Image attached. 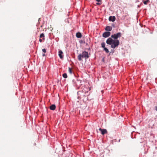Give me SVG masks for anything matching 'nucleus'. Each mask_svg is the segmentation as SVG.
<instances>
[{
	"mask_svg": "<svg viewBox=\"0 0 157 157\" xmlns=\"http://www.w3.org/2000/svg\"><path fill=\"white\" fill-rule=\"evenodd\" d=\"M121 34L120 32L112 35L111 37L107 39L106 43L107 44L111 45V47L114 49L119 45L120 42L117 39L121 37Z\"/></svg>",
	"mask_w": 157,
	"mask_h": 157,
	"instance_id": "f257e3e1",
	"label": "nucleus"
},
{
	"mask_svg": "<svg viewBox=\"0 0 157 157\" xmlns=\"http://www.w3.org/2000/svg\"><path fill=\"white\" fill-rule=\"evenodd\" d=\"M89 56L87 52L84 51L82 52L81 54H79L78 56V59L80 61L82 60V58H85V59H88Z\"/></svg>",
	"mask_w": 157,
	"mask_h": 157,
	"instance_id": "f03ea898",
	"label": "nucleus"
},
{
	"mask_svg": "<svg viewBox=\"0 0 157 157\" xmlns=\"http://www.w3.org/2000/svg\"><path fill=\"white\" fill-rule=\"evenodd\" d=\"M156 118H152L150 119L148 121V124L149 127L152 128L155 124V120Z\"/></svg>",
	"mask_w": 157,
	"mask_h": 157,
	"instance_id": "7ed1b4c3",
	"label": "nucleus"
},
{
	"mask_svg": "<svg viewBox=\"0 0 157 157\" xmlns=\"http://www.w3.org/2000/svg\"><path fill=\"white\" fill-rule=\"evenodd\" d=\"M110 34L109 32H105L103 34L102 36L105 38L107 37L110 36Z\"/></svg>",
	"mask_w": 157,
	"mask_h": 157,
	"instance_id": "20e7f679",
	"label": "nucleus"
},
{
	"mask_svg": "<svg viewBox=\"0 0 157 157\" xmlns=\"http://www.w3.org/2000/svg\"><path fill=\"white\" fill-rule=\"evenodd\" d=\"M99 130L101 132V134L102 135H104L107 132V131L106 129H102L101 128H100Z\"/></svg>",
	"mask_w": 157,
	"mask_h": 157,
	"instance_id": "39448f33",
	"label": "nucleus"
},
{
	"mask_svg": "<svg viewBox=\"0 0 157 157\" xmlns=\"http://www.w3.org/2000/svg\"><path fill=\"white\" fill-rule=\"evenodd\" d=\"M116 17L115 16H110L109 17V20L110 21H111L112 22L116 20Z\"/></svg>",
	"mask_w": 157,
	"mask_h": 157,
	"instance_id": "423d86ee",
	"label": "nucleus"
},
{
	"mask_svg": "<svg viewBox=\"0 0 157 157\" xmlns=\"http://www.w3.org/2000/svg\"><path fill=\"white\" fill-rule=\"evenodd\" d=\"M63 53L62 50H60L59 51L58 55L61 59H62L63 58Z\"/></svg>",
	"mask_w": 157,
	"mask_h": 157,
	"instance_id": "0eeeda50",
	"label": "nucleus"
},
{
	"mask_svg": "<svg viewBox=\"0 0 157 157\" xmlns=\"http://www.w3.org/2000/svg\"><path fill=\"white\" fill-rule=\"evenodd\" d=\"M105 29L106 31H111L112 30V27L109 26H107Z\"/></svg>",
	"mask_w": 157,
	"mask_h": 157,
	"instance_id": "6e6552de",
	"label": "nucleus"
},
{
	"mask_svg": "<svg viewBox=\"0 0 157 157\" xmlns=\"http://www.w3.org/2000/svg\"><path fill=\"white\" fill-rule=\"evenodd\" d=\"M56 106L55 105H52L50 107V109L52 110H55L56 109Z\"/></svg>",
	"mask_w": 157,
	"mask_h": 157,
	"instance_id": "1a4fd4ad",
	"label": "nucleus"
},
{
	"mask_svg": "<svg viewBox=\"0 0 157 157\" xmlns=\"http://www.w3.org/2000/svg\"><path fill=\"white\" fill-rule=\"evenodd\" d=\"M76 36L78 38H81L82 35L81 33L80 32H78L76 33Z\"/></svg>",
	"mask_w": 157,
	"mask_h": 157,
	"instance_id": "9d476101",
	"label": "nucleus"
},
{
	"mask_svg": "<svg viewBox=\"0 0 157 157\" xmlns=\"http://www.w3.org/2000/svg\"><path fill=\"white\" fill-rule=\"evenodd\" d=\"M45 36L44 33H41L40 34V38H42V40H45Z\"/></svg>",
	"mask_w": 157,
	"mask_h": 157,
	"instance_id": "9b49d317",
	"label": "nucleus"
},
{
	"mask_svg": "<svg viewBox=\"0 0 157 157\" xmlns=\"http://www.w3.org/2000/svg\"><path fill=\"white\" fill-rule=\"evenodd\" d=\"M149 2V0H144L143 1V3L145 5H147V3Z\"/></svg>",
	"mask_w": 157,
	"mask_h": 157,
	"instance_id": "f8f14e48",
	"label": "nucleus"
},
{
	"mask_svg": "<svg viewBox=\"0 0 157 157\" xmlns=\"http://www.w3.org/2000/svg\"><path fill=\"white\" fill-rule=\"evenodd\" d=\"M105 52L107 53H108L109 52V50L106 48L105 47V48H103Z\"/></svg>",
	"mask_w": 157,
	"mask_h": 157,
	"instance_id": "ddd939ff",
	"label": "nucleus"
},
{
	"mask_svg": "<svg viewBox=\"0 0 157 157\" xmlns=\"http://www.w3.org/2000/svg\"><path fill=\"white\" fill-rule=\"evenodd\" d=\"M105 42L102 43L101 44V47L103 48H105Z\"/></svg>",
	"mask_w": 157,
	"mask_h": 157,
	"instance_id": "4468645a",
	"label": "nucleus"
},
{
	"mask_svg": "<svg viewBox=\"0 0 157 157\" xmlns=\"http://www.w3.org/2000/svg\"><path fill=\"white\" fill-rule=\"evenodd\" d=\"M63 77L64 78H67V76L66 73H64L63 75Z\"/></svg>",
	"mask_w": 157,
	"mask_h": 157,
	"instance_id": "2eb2a0df",
	"label": "nucleus"
},
{
	"mask_svg": "<svg viewBox=\"0 0 157 157\" xmlns=\"http://www.w3.org/2000/svg\"><path fill=\"white\" fill-rule=\"evenodd\" d=\"M68 71L69 72V73L70 74H71L72 73V69L71 68H69V70H68Z\"/></svg>",
	"mask_w": 157,
	"mask_h": 157,
	"instance_id": "dca6fc26",
	"label": "nucleus"
},
{
	"mask_svg": "<svg viewBox=\"0 0 157 157\" xmlns=\"http://www.w3.org/2000/svg\"><path fill=\"white\" fill-rule=\"evenodd\" d=\"M48 29H49L50 31H52V30L53 29V28L52 27H51V25L50 27H48Z\"/></svg>",
	"mask_w": 157,
	"mask_h": 157,
	"instance_id": "f3484780",
	"label": "nucleus"
},
{
	"mask_svg": "<svg viewBox=\"0 0 157 157\" xmlns=\"http://www.w3.org/2000/svg\"><path fill=\"white\" fill-rule=\"evenodd\" d=\"M42 51L44 53H46V51L45 49L44 48L42 49Z\"/></svg>",
	"mask_w": 157,
	"mask_h": 157,
	"instance_id": "a211bd4d",
	"label": "nucleus"
},
{
	"mask_svg": "<svg viewBox=\"0 0 157 157\" xmlns=\"http://www.w3.org/2000/svg\"><path fill=\"white\" fill-rule=\"evenodd\" d=\"M39 41L40 42H41L42 41V40L41 38H40L39 39Z\"/></svg>",
	"mask_w": 157,
	"mask_h": 157,
	"instance_id": "6ab92c4d",
	"label": "nucleus"
},
{
	"mask_svg": "<svg viewBox=\"0 0 157 157\" xmlns=\"http://www.w3.org/2000/svg\"><path fill=\"white\" fill-rule=\"evenodd\" d=\"M155 110L156 111H157V106L155 107Z\"/></svg>",
	"mask_w": 157,
	"mask_h": 157,
	"instance_id": "aec40b11",
	"label": "nucleus"
},
{
	"mask_svg": "<svg viewBox=\"0 0 157 157\" xmlns=\"http://www.w3.org/2000/svg\"><path fill=\"white\" fill-rule=\"evenodd\" d=\"M96 1L98 2H99L101 1V0H96Z\"/></svg>",
	"mask_w": 157,
	"mask_h": 157,
	"instance_id": "412c9836",
	"label": "nucleus"
},
{
	"mask_svg": "<svg viewBox=\"0 0 157 157\" xmlns=\"http://www.w3.org/2000/svg\"><path fill=\"white\" fill-rule=\"evenodd\" d=\"M101 3H97V4L98 5H101Z\"/></svg>",
	"mask_w": 157,
	"mask_h": 157,
	"instance_id": "4be33fe9",
	"label": "nucleus"
},
{
	"mask_svg": "<svg viewBox=\"0 0 157 157\" xmlns=\"http://www.w3.org/2000/svg\"><path fill=\"white\" fill-rule=\"evenodd\" d=\"M42 56L44 57V56H45V54H44L42 55Z\"/></svg>",
	"mask_w": 157,
	"mask_h": 157,
	"instance_id": "5701e85b",
	"label": "nucleus"
},
{
	"mask_svg": "<svg viewBox=\"0 0 157 157\" xmlns=\"http://www.w3.org/2000/svg\"><path fill=\"white\" fill-rule=\"evenodd\" d=\"M40 18H39L38 19V21H40Z\"/></svg>",
	"mask_w": 157,
	"mask_h": 157,
	"instance_id": "b1692460",
	"label": "nucleus"
},
{
	"mask_svg": "<svg viewBox=\"0 0 157 157\" xmlns=\"http://www.w3.org/2000/svg\"><path fill=\"white\" fill-rule=\"evenodd\" d=\"M82 96H84V97H85V96L84 95H83Z\"/></svg>",
	"mask_w": 157,
	"mask_h": 157,
	"instance_id": "393cba45",
	"label": "nucleus"
}]
</instances>
